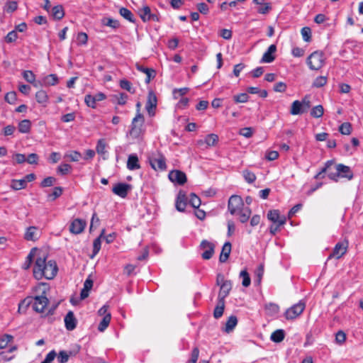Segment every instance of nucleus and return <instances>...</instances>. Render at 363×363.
<instances>
[{
    "label": "nucleus",
    "instance_id": "nucleus-1",
    "mask_svg": "<svg viewBox=\"0 0 363 363\" xmlns=\"http://www.w3.org/2000/svg\"><path fill=\"white\" fill-rule=\"evenodd\" d=\"M49 290L50 287L47 283H39L33 289L35 295L24 298L18 304V311H20L23 306L27 308L32 304V308L35 312L43 313L49 303V300L47 297V293Z\"/></svg>",
    "mask_w": 363,
    "mask_h": 363
},
{
    "label": "nucleus",
    "instance_id": "nucleus-2",
    "mask_svg": "<svg viewBox=\"0 0 363 363\" xmlns=\"http://www.w3.org/2000/svg\"><path fill=\"white\" fill-rule=\"evenodd\" d=\"M58 268L56 262L53 259L47 261V255H39L35 262L33 267V276L40 280L43 278L52 279L57 274Z\"/></svg>",
    "mask_w": 363,
    "mask_h": 363
},
{
    "label": "nucleus",
    "instance_id": "nucleus-3",
    "mask_svg": "<svg viewBox=\"0 0 363 363\" xmlns=\"http://www.w3.org/2000/svg\"><path fill=\"white\" fill-rule=\"evenodd\" d=\"M335 172H330L328 178L333 182H337L340 178H345L351 180L354 177V174L350 167L343 164H338L335 166Z\"/></svg>",
    "mask_w": 363,
    "mask_h": 363
},
{
    "label": "nucleus",
    "instance_id": "nucleus-4",
    "mask_svg": "<svg viewBox=\"0 0 363 363\" xmlns=\"http://www.w3.org/2000/svg\"><path fill=\"white\" fill-rule=\"evenodd\" d=\"M325 57L321 51L312 52L307 58V64L312 70H319L325 65Z\"/></svg>",
    "mask_w": 363,
    "mask_h": 363
},
{
    "label": "nucleus",
    "instance_id": "nucleus-5",
    "mask_svg": "<svg viewBox=\"0 0 363 363\" xmlns=\"http://www.w3.org/2000/svg\"><path fill=\"white\" fill-rule=\"evenodd\" d=\"M151 167L155 171H163L167 168L164 156L159 151L152 152L148 157Z\"/></svg>",
    "mask_w": 363,
    "mask_h": 363
},
{
    "label": "nucleus",
    "instance_id": "nucleus-6",
    "mask_svg": "<svg viewBox=\"0 0 363 363\" xmlns=\"http://www.w3.org/2000/svg\"><path fill=\"white\" fill-rule=\"evenodd\" d=\"M145 122L144 116L139 111L133 118L131 123V128L129 131L130 137L133 138H138L143 133V126Z\"/></svg>",
    "mask_w": 363,
    "mask_h": 363
},
{
    "label": "nucleus",
    "instance_id": "nucleus-7",
    "mask_svg": "<svg viewBox=\"0 0 363 363\" xmlns=\"http://www.w3.org/2000/svg\"><path fill=\"white\" fill-rule=\"evenodd\" d=\"M305 308L306 303L301 300L298 303L289 308L286 311L284 316L287 320H294L298 317L303 312Z\"/></svg>",
    "mask_w": 363,
    "mask_h": 363
},
{
    "label": "nucleus",
    "instance_id": "nucleus-8",
    "mask_svg": "<svg viewBox=\"0 0 363 363\" xmlns=\"http://www.w3.org/2000/svg\"><path fill=\"white\" fill-rule=\"evenodd\" d=\"M244 207V203L241 196L233 195L228 200V209L232 215L236 214Z\"/></svg>",
    "mask_w": 363,
    "mask_h": 363
},
{
    "label": "nucleus",
    "instance_id": "nucleus-9",
    "mask_svg": "<svg viewBox=\"0 0 363 363\" xmlns=\"http://www.w3.org/2000/svg\"><path fill=\"white\" fill-rule=\"evenodd\" d=\"M349 246V242L347 240L338 242L334 247L333 252L329 255L328 259L333 257L336 259L341 258L344 255L346 254Z\"/></svg>",
    "mask_w": 363,
    "mask_h": 363
},
{
    "label": "nucleus",
    "instance_id": "nucleus-10",
    "mask_svg": "<svg viewBox=\"0 0 363 363\" xmlns=\"http://www.w3.org/2000/svg\"><path fill=\"white\" fill-rule=\"evenodd\" d=\"M200 248L203 250L201 254V257L203 259L208 260L213 257L215 250V245L213 242L203 240L200 244Z\"/></svg>",
    "mask_w": 363,
    "mask_h": 363
},
{
    "label": "nucleus",
    "instance_id": "nucleus-11",
    "mask_svg": "<svg viewBox=\"0 0 363 363\" xmlns=\"http://www.w3.org/2000/svg\"><path fill=\"white\" fill-rule=\"evenodd\" d=\"M139 15L143 22L150 21L158 22L160 18L157 15L151 13V9L148 6H144L143 8L139 9Z\"/></svg>",
    "mask_w": 363,
    "mask_h": 363
},
{
    "label": "nucleus",
    "instance_id": "nucleus-12",
    "mask_svg": "<svg viewBox=\"0 0 363 363\" xmlns=\"http://www.w3.org/2000/svg\"><path fill=\"white\" fill-rule=\"evenodd\" d=\"M106 99V95L102 92H99L95 95L86 94L84 97V102L87 106L92 108L96 107V102L101 101Z\"/></svg>",
    "mask_w": 363,
    "mask_h": 363
},
{
    "label": "nucleus",
    "instance_id": "nucleus-13",
    "mask_svg": "<svg viewBox=\"0 0 363 363\" xmlns=\"http://www.w3.org/2000/svg\"><path fill=\"white\" fill-rule=\"evenodd\" d=\"M169 179L171 182L183 185L186 182V176L184 172L180 170H172L169 173Z\"/></svg>",
    "mask_w": 363,
    "mask_h": 363
},
{
    "label": "nucleus",
    "instance_id": "nucleus-14",
    "mask_svg": "<svg viewBox=\"0 0 363 363\" xmlns=\"http://www.w3.org/2000/svg\"><path fill=\"white\" fill-rule=\"evenodd\" d=\"M218 141V136L216 134H208L206 136L203 140H199L197 141V145L199 147H203L208 148L209 147L215 146Z\"/></svg>",
    "mask_w": 363,
    "mask_h": 363
},
{
    "label": "nucleus",
    "instance_id": "nucleus-15",
    "mask_svg": "<svg viewBox=\"0 0 363 363\" xmlns=\"http://www.w3.org/2000/svg\"><path fill=\"white\" fill-rule=\"evenodd\" d=\"M131 185L125 183H118L112 189V191L117 196L124 199L127 196Z\"/></svg>",
    "mask_w": 363,
    "mask_h": 363
},
{
    "label": "nucleus",
    "instance_id": "nucleus-16",
    "mask_svg": "<svg viewBox=\"0 0 363 363\" xmlns=\"http://www.w3.org/2000/svg\"><path fill=\"white\" fill-rule=\"evenodd\" d=\"M86 224V221L82 219H74L69 225V231L73 234H79L84 230Z\"/></svg>",
    "mask_w": 363,
    "mask_h": 363
},
{
    "label": "nucleus",
    "instance_id": "nucleus-17",
    "mask_svg": "<svg viewBox=\"0 0 363 363\" xmlns=\"http://www.w3.org/2000/svg\"><path fill=\"white\" fill-rule=\"evenodd\" d=\"M157 96L152 91H149L147 100L145 104V108L150 115L154 114V111L157 107Z\"/></svg>",
    "mask_w": 363,
    "mask_h": 363
},
{
    "label": "nucleus",
    "instance_id": "nucleus-18",
    "mask_svg": "<svg viewBox=\"0 0 363 363\" xmlns=\"http://www.w3.org/2000/svg\"><path fill=\"white\" fill-rule=\"evenodd\" d=\"M277 46L274 44L271 45L267 51L263 54L260 60L262 63H271L275 60V52Z\"/></svg>",
    "mask_w": 363,
    "mask_h": 363
},
{
    "label": "nucleus",
    "instance_id": "nucleus-19",
    "mask_svg": "<svg viewBox=\"0 0 363 363\" xmlns=\"http://www.w3.org/2000/svg\"><path fill=\"white\" fill-rule=\"evenodd\" d=\"M65 325L67 330L72 331L77 327V320L74 316L73 311H69L64 319Z\"/></svg>",
    "mask_w": 363,
    "mask_h": 363
},
{
    "label": "nucleus",
    "instance_id": "nucleus-20",
    "mask_svg": "<svg viewBox=\"0 0 363 363\" xmlns=\"http://www.w3.org/2000/svg\"><path fill=\"white\" fill-rule=\"evenodd\" d=\"M267 218L274 223H279V225H284L286 219L285 216H281L278 210H271L267 213Z\"/></svg>",
    "mask_w": 363,
    "mask_h": 363
},
{
    "label": "nucleus",
    "instance_id": "nucleus-21",
    "mask_svg": "<svg viewBox=\"0 0 363 363\" xmlns=\"http://www.w3.org/2000/svg\"><path fill=\"white\" fill-rule=\"evenodd\" d=\"M135 67L138 71L143 72L145 73V74H146V84L150 83L151 79H154L156 76L155 70L152 68L145 67L144 66L140 64H136Z\"/></svg>",
    "mask_w": 363,
    "mask_h": 363
},
{
    "label": "nucleus",
    "instance_id": "nucleus-22",
    "mask_svg": "<svg viewBox=\"0 0 363 363\" xmlns=\"http://www.w3.org/2000/svg\"><path fill=\"white\" fill-rule=\"evenodd\" d=\"M187 204V198L186 195L180 191L176 199L175 207L178 211L183 212L184 211L186 206Z\"/></svg>",
    "mask_w": 363,
    "mask_h": 363
},
{
    "label": "nucleus",
    "instance_id": "nucleus-23",
    "mask_svg": "<svg viewBox=\"0 0 363 363\" xmlns=\"http://www.w3.org/2000/svg\"><path fill=\"white\" fill-rule=\"evenodd\" d=\"M232 289V283L230 281H226L222 284L220 286V289L218 294V299L222 301L228 296L230 290Z\"/></svg>",
    "mask_w": 363,
    "mask_h": 363
},
{
    "label": "nucleus",
    "instance_id": "nucleus-24",
    "mask_svg": "<svg viewBox=\"0 0 363 363\" xmlns=\"http://www.w3.org/2000/svg\"><path fill=\"white\" fill-rule=\"evenodd\" d=\"M127 168L131 171L140 168L138 157L136 154H131L128 156L127 161Z\"/></svg>",
    "mask_w": 363,
    "mask_h": 363
},
{
    "label": "nucleus",
    "instance_id": "nucleus-25",
    "mask_svg": "<svg viewBox=\"0 0 363 363\" xmlns=\"http://www.w3.org/2000/svg\"><path fill=\"white\" fill-rule=\"evenodd\" d=\"M231 243L230 242H225L219 257L220 262L224 263L228 260L231 252Z\"/></svg>",
    "mask_w": 363,
    "mask_h": 363
},
{
    "label": "nucleus",
    "instance_id": "nucleus-26",
    "mask_svg": "<svg viewBox=\"0 0 363 363\" xmlns=\"http://www.w3.org/2000/svg\"><path fill=\"white\" fill-rule=\"evenodd\" d=\"M35 99L38 104H41L43 107H46L48 101L49 96L45 90H39L35 94Z\"/></svg>",
    "mask_w": 363,
    "mask_h": 363
},
{
    "label": "nucleus",
    "instance_id": "nucleus-27",
    "mask_svg": "<svg viewBox=\"0 0 363 363\" xmlns=\"http://www.w3.org/2000/svg\"><path fill=\"white\" fill-rule=\"evenodd\" d=\"M239 216V220L241 223H246L251 215V210L249 207H243L237 213Z\"/></svg>",
    "mask_w": 363,
    "mask_h": 363
},
{
    "label": "nucleus",
    "instance_id": "nucleus-28",
    "mask_svg": "<svg viewBox=\"0 0 363 363\" xmlns=\"http://www.w3.org/2000/svg\"><path fill=\"white\" fill-rule=\"evenodd\" d=\"M305 112L303 109V104L301 101L296 100L291 104L290 113L292 115H298Z\"/></svg>",
    "mask_w": 363,
    "mask_h": 363
},
{
    "label": "nucleus",
    "instance_id": "nucleus-29",
    "mask_svg": "<svg viewBox=\"0 0 363 363\" xmlns=\"http://www.w3.org/2000/svg\"><path fill=\"white\" fill-rule=\"evenodd\" d=\"M104 232H105V230L104 229L102 230L101 235L94 240L93 251H92V255L91 256V258H94V257L99 253V252L101 249V239L104 236Z\"/></svg>",
    "mask_w": 363,
    "mask_h": 363
},
{
    "label": "nucleus",
    "instance_id": "nucleus-30",
    "mask_svg": "<svg viewBox=\"0 0 363 363\" xmlns=\"http://www.w3.org/2000/svg\"><path fill=\"white\" fill-rule=\"evenodd\" d=\"M31 122L28 119L21 121L18 125V131L21 133H28L30 131Z\"/></svg>",
    "mask_w": 363,
    "mask_h": 363
},
{
    "label": "nucleus",
    "instance_id": "nucleus-31",
    "mask_svg": "<svg viewBox=\"0 0 363 363\" xmlns=\"http://www.w3.org/2000/svg\"><path fill=\"white\" fill-rule=\"evenodd\" d=\"M38 252V248L33 247L30 250L29 254L28 255L23 265V268L24 269H28L31 266V264L33 262V259L35 256V253Z\"/></svg>",
    "mask_w": 363,
    "mask_h": 363
},
{
    "label": "nucleus",
    "instance_id": "nucleus-32",
    "mask_svg": "<svg viewBox=\"0 0 363 363\" xmlns=\"http://www.w3.org/2000/svg\"><path fill=\"white\" fill-rule=\"evenodd\" d=\"M264 309L268 315L274 316L279 313V306L276 303H269L265 305Z\"/></svg>",
    "mask_w": 363,
    "mask_h": 363
},
{
    "label": "nucleus",
    "instance_id": "nucleus-33",
    "mask_svg": "<svg viewBox=\"0 0 363 363\" xmlns=\"http://www.w3.org/2000/svg\"><path fill=\"white\" fill-rule=\"evenodd\" d=\"M24 238L26 240L32 241L37 240V228L35 226H30L28 228L25 233Z\"/></svg>",
    "mask_w": 363,
    "mask_h": 363
},
{
    "label": "nucleus",
    "instance_id": "nucleus-34",
    "mask_svg": "<svg viewBox=\"0 0 363 363\" xmlns=\"http://www.w3.org/2000/svg\"><path fill=\"white\" fill-rule=\"evenodd\" d=\"M238 319L235 315H231L228 318L225 323V331L227 333L231 332L237 325Z\"/></svg>",
    "mask_w": 363,
    "mask_h": 363
},
{
    "label": "nucleus",
    "instance_id": "nucleus-35",
    "mask_svg": "<svg viewBox=\"0 0 363 363\" xmlns=\"http://www.w3.org/2000/svg\"><path fill=\"white\" fill-rule=\"evenodd\" d=\"M52 15L54 18L60 20L65 16V12L62 6L57 5L52 9Z\"/></svg>",
    "mask_w": 363,
    "mask_h": 363
},
{
    "label": "nucleus",
    "instance_id": "nucleus-36",
    "mask_svg": "<svg viewBox=\"0 0 363 363\" xmlns=\"http://www.w3.org/2000/svg\"><path fill=\"white\" fill-rule=\"evenodd\" d=\"M284 331L279 329L272 333L270 339L274 342H280L284 339Z\"/></svg>",
    "mask_w": 363,
    "mask_h": 363
},
{
    "label": "nucleus",
    "instance_id": "nucleus-37",
    "mask_svg": "<svg viewBox=\"0 0 363 363\" xmlns=\"http://www.w3.org/2000/svg\"><path fill=\"white\" fill-rule=\"evenodd\" d=\"M111 319V313H107L102 318L98 326V330L100 332H104L108 326Z\"/></svg>",
    "mask_w": 363,
    "mask_h": 363
},
{
    "label": "nucleus",
    "instance_id": "nucleus-38",
    "mask_svg": "<svg viewBox=\"0 0 363 363\" xmlns=\"http://www.w3.org/2000/svg\"><path fill=\"white\" fill-rule=\"evenodd\" d=\"M101 23L104 26H108L114 29L118 28L120 26V23L118 20L111 18H103L101 19Z\"/></svg>",
    "mask_w": 363,
    "mask_h": 363
},
{
    "label": "nucleus",
    "instance_id": "nucleus-39",
    "mask_svg": "<svg viewBox=\"0 0 363 363\" xmlns=\"http://www.w3.org/2000/svg\"><path fill=\"white\" fill-rule=\"evenodd\" d=\"M119 13L121 16H123L125 19L128 20L131 23L135 22V18L133 13L128 9L125 7H122L119 10Z\"/></svg>",
    "mask_w": 363,
    "mask_h": 363
},
{
    "label": "nucleus",
    "instance_id": "nucleus-40",
    "mask_svg": "<svg viewBox=\"0 0 363 363\" xmlns=\"http://www.w3.org/2000/svg\"><path fill=\"white\" fill-rule=\"evenodd\" d=\"M224 307H225L224 301L219 300V303L216 306L214 311H213V316L215 318L218 319L223 315V311H224Z\"/></svg>",
    "mask_w": 363,
    "mask_h": 363
},
{
    "label": "nucleus",
    "instance_id": "nucleus-41",
    "mask_svg": "<svg viewBox=\"0 0 363 363\" xmlns=\"http://www.w3.org/2000/svg\"><path fill=\"white\" fill-rule=\"evenodd\" d=\"M26 186V179H13L11 181V187L14 190H21Z\"/></svg>",
    "mask_w": 363,
    "mask_h": 363
},
{
    "label": "nucleus",
    "instance_id": "nucleus-42",
    "mask_svg": "<svg viewBox=\"0 0 363 363\" xmlns=\"http://www.w3.org/2000/svg\"><path fill=\"white\" fill-rule=\"evenodd\" d=\"M43 82L47 86H55L58 83V77L55 74H50L44 78Z\"/></svg>",
    "mask_w": 363,
    "mask_h": 363
},
{
    "label": "nucleus",
    "instance_id": "nucleus-43",
    "mask_svg": "<svg viewBox=\"0 0 363 363\" xmlns=\"http://www.w3.org/2000/svg\"><path fill=\"white\" fill-rule=\"evenodd\" d=\"M18 9V3L16 1H7L4 6V11L8 13L14 12Z\"/></svg>",
    "mask_w": 363,
    "mask_h": 363
},
{
    "label": "nucleus",
    "instance_id": "nucleus-44",
    "mask_svg": "<svg viewBox=\"0 0 363 363\" xmlns=\"http://www.w3.org/2000/svg\"><path fill=\"white\" fill-rule=\"evenodd\" d=\"M13 337L9 334H4L0 336V349H4L7 347L9 343L11 342Z\"/></svg>",
    "mask_w": 363,
    "mask_h": 363
},
{
    "label": "nucleus",
    "instance_id": "nucleus-45",
    "mask_svg": "<svg viewBox=\"0 0 363 363\" xmlns=\"http://www.w3.org/2000/svg\"><path fill=\"white\" fill-rule=\"evenodd\" d=\"M63 192V189L60 186H56L53 189V191L51 194L48 195V199L50 201H55L56 199L60 197Z\"/></svg>",
    "mask_w": 363,
    "mask_h": 363
},
{
    "label": "nucleus",
    "instance_id": "nucleus-46",
    "mask_svg": "<svg viewBox=\"0 0 363 363\" xmlns=\"http://www.w3.org/2000/svg\"><path fill=\"white\" fill-rule=\"evenodd\" d=\"M120 86L121 89L128 91L130 94H134L135 92V89L133 87L132 84L127 79L121 80Z\"/></svg>",
    "mask_w": 363,
    "mask_h": 363
},
{
    "label": "nucleus",
    "instance_id": "nucleus-47",
    "mask_svg": "<svg viewBox=\"0 0 363 363\" xmlns=\"http://www.w3.org/2000/svg\"><path fill=\"white\" fill-rule=\"evenodd\" d=\"M72 166L69 164H61L57 169V172L61 175H66L70 173Z\"/></svg>",
    "mask_w": 363,
    "mask_h": 363
},
{
    "label": "nucleus",
    "instance_id": "nucleus-48",
    "mask_svg": "<svg viewBox=\"0 0 363 363\" xmlns=\"http://www.w3.org/2000/svg\"><path fill=\"white\" fill-rule=\"evenodd\" d=\"M106 145H107L104 139L99 140L96 147V152L101 155H104L106 152Z\"/></svg>",
    "mask_w": 363,
    "mask_h": 363
},
{
    "label": "nucleus",
    "instance_id": "nucleus-49",
    "mask_svg": "<svg viewBox=\"0 0 363 363\" xmlns=\"http://www.w3.org/2000/svg\"><path fill=\"white\" fill-rule=\"evenodd\" d=\"M323 113L324 109L321 105L314 106L311 111V115L313 118H320L323 116Z\"/></svg>",
    "mask_w": 363,
    "mask_h": 363
},
{
    "label": "nucleus",
    "instance_id": "nucleus-50",
    "mask_svg": "<svg viewBox=\"0 0 363 363\" xmlns=\"http://www.w3.org/2000/svg\"><path fill=\"white\" fill-rule=\"evenodd\" d=\"M328 82L327 77L325 76H319L316 77L313 82V86L316 88H320L326 84Z\"/></svg>",
    "mask_w": 363,
    "mask_h": 363
},
{
    "label": "nucleus",
    "instance_id": "nucleus-51",
    "mask_svg": "<svg viewBox=\"0 0 363 363\" xmlns=\"http://www.w3.org/2000/svg\"><path fill=\"white\" fill-rule=\"evenodd\" d=\"M240 277L242 278V284L245 287H247L250 285L251 279L250 277L249 274L246 270L241 271L240 274Z\"/></svg>",
    "mask_w": 363,
    "mask_h": 363
},
{
    "label": "nucleus",
    "instance_id": "nucleus-52",
    "mask_svg": "<svg viewBox=\"0 0 363 363\" xmlns=\"http://www.w3.org/2000/svg\"><path fill=\"white\" fill-rule=\"evenodd\" d=\"M23 77L28 83L33 84L35 81V75L30 70H26L23 72Z\"/></svg>",
    "mask_w": 363,
    "mask_h": 363
},
{
    "label": "nucleus",
    "instance_id": "nucleus-53",
    "mask_svg": "<svg viewBox=\"0 0 363 363\" xmlns=\"http://www.w3.org/2000/svg\"><path fill=\"white\" fill-rule=\"evenodd\" d=\"M201 199L195 194H191L189 203L194 208H199L201 205Z\"/></svg>",
    "mask_w": 363,
    "mask_h": 363
},
{
    "label": "nucleus",
    "instance_id": "nucleus-54",
    "mask_svg": "<svg viewBox=\"0 0 363 363\" xmlns=\"http://www.w3.org/2000/svg\"><path fill=\"white\" fill-rule=\"evenodd\" d=\"M189 89L187 87H183L180 89H174L173 90V96L175 99H177L180 96H183L189 91Z\"/></svg>",
    "mask_w": 363,
    "mask_h": 363
},
{
    "label": "nucleus",
    "instance_id": "nucleus-55",
    "mask_svg": "<svg viewBox=\"0 0 363 363\" xmlns=\"http://www.w3.org/2000/svg\"><path fill=\"white\" fill-rule=\"evenodd\" d=\"M335 162L333 160H328L325 164L324 167L320 169V173L323 175L325 173H329L330 172H333L332 170V167L334 165Z\"/></svg>",
    "mask_w": 363,
    "mask_h": 363
},
{
    "label": "nucleus",
    "instance_id": "nucleus-56",
    "mask_svg": "<svg viewBox=\"0 0 363 363\" xmlns=\"http://www.w3.org/2000/svg\"><path fill=\"white\" fill-rule=\"evenodd\" d=\"M339 130L343 135H350L352 131V125L350 123H343L339 127Z\"/></svg>",
    "mask_w": 363,
    "mask_h": 363
},
{
    "label": "nucleus",
    "instance_id": "nucleus-57",
    "mask_svg": "<svg viewBox=\"0 0 363 363\" xmlns=\"http://www.w3.org/2000/svg\"><path fill=\"white\" fill-rule=\"evenodd\" d=\"M303 39L306 42H310L311 40V30L309 27H303L301 30Z\"/></svg>",
    "mask_w": 363,
    "mask_h": 363
},
{
    "label": "nucleus",
    "instance_id": "nucleus-58",
    "mask_svg": "<svg viewBox=\"0 0 363 363\" xmlns=\"http://www.w3.org/2000/svg\"><path fill=\"white\" fill-rule=\"evenodd\" d=\"M249 96L247 93H241L240 94L235 95L233 100L235 103H245L248 101Z\"/></svg>",
    "mask_w": 363,
    "mask_h": 363
},
{
    "label": "nucleus",
    "instance_id": "nucleus-59",
    "mask_svg": "<svg viewBox=\"0 0 363 363\" xmlns=\"http://www.w3.org/2000/svg\"><path fill=\"white\" fill-rule=\"evenodd\" d=\"M243 177L245 181L249 184H252L256 180V175L248 170L243 171Z\"/></svg>",
    "mask_w": 363,
    "mask_h": 363
},
{
    "label": "nucleus",
    "instance_id": "nucleus-60",
    "mask_svg": "<svg viewBox=\"0 0 363 363\" xmlns=\"http://www.w3.org/2000/svg\"><path fill=\"white\" fill-rule=\"evenodd\" d=\"M56 182V179L53 177H48L45 178L40 183L41 187L52 186Z\"/></svg>",
    "mask_w": 363,
    "mask_h": 363
},
{
    "label": "nucleus",
    "instance_id": "nucleus-61",
    "mask_svg": "<svg viewBox=\"0 0 363 363\" xmlns=\"http://www.w3.org/2000/svg\"><path fill=\"white\" fill-rule=\"evenodd\" d=\"M100 224V220L99 217L97 216V214L96 212H94L92 215L91 223H90V231L93 230V228H96Z\"/></svg>",
    "mask_w": 363,
    "mask_h": 363
},
{
    "label": "nucleus",
    "instance_id": "nucleus-62",
    "mask_svg": "<svg viewBox=\"0 0 363 363\" xmlns=\"http://www.w3.org/2000/svg\"><path fill=\"white\" fill-rule=\"evenodd\" d=\"M69 355L67 352L62 350L59 352L57 356V361L59 363H67L69 360Z\"/></svg>",
    "mask_w": 363,
    "mask_h": 363
},
{
    "label": "nucleus",
    "instance_id": "nucleus-63",
    "mask_svg": "<svg viewBox=\"0 0 363 363\" xmlns=\"http://www.w3.org/2000/svg\"><path fill=\"white\" fill-rule=\"evenodd\" d=\"M16 99V93L15 91L8 92L5 96V101L11 104H15Z\"/></svg>",
    "mask_w": 363,
    "mask_h": 363
},
{
    "label": "nucleus",
    "instance_id": "nucleus-64",
    "mask_svg": "<svg viewBox=\"0 0 363 363\" xmlns=\"http://www.w3.org/2000/svg\"><path fill=\"white\" fill-rule=\"evenodd\" d=\"M57 354L55 350L50 351L45 357V359L41 363H52Z\"/></svg>",
    "mask_w": 363,
    "mask_h": 363
}]
</instances>
